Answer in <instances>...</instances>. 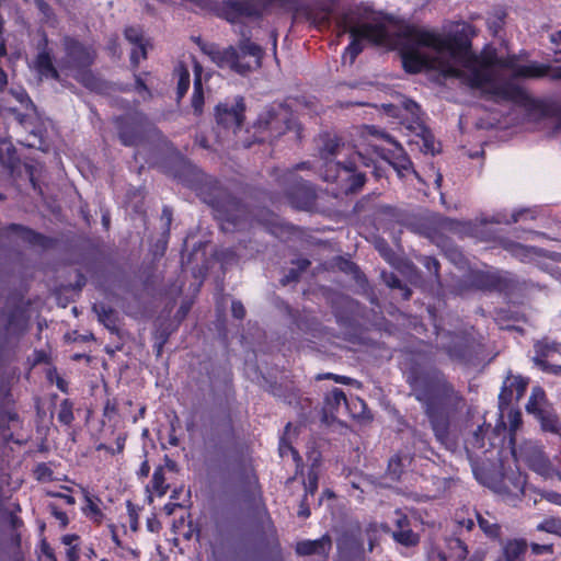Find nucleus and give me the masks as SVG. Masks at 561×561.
<instances>
[{
    "instance_id": "25",
    "label": "nucleus",
    "mask_w": 561,
    "mask_h": 561,
    "mask_svg": "<svg viewBox=\"0 0 561 561\" xmlns=\"http://www.w3.org/2000/svg\"><path fill=\"white\" fill-rule=\"evenodd\" d=\"M93 311L96 313L99 321L111 331H116L117 314L116 311L105 304H94Z\"/></svg>"
},
{
    "instance_id": "35",
    "label": "nucleus",
    "mask_w": 561,
    "mask_h": 561,
    "mask_svg": "<svg viewBox=\"0 0 561 561\" xmlns=\"http://www.w3.org/2000/svg\"><path fill=\"white\" fill-rule=\"evenodd\" d=\"M151 484L153 492L158 496H163L168 492L170 485L165 481L164 467H157L154 469Z\"/></svg>"
},
{
    "instance_id": "30",
    "label": "nucleus",
    "mask_w": 561,
    "mask_h": 561,
    "mask_svg": "<svg viewBox=\"0 0 561 561\" xmlns=\"http://www.w3.org/2000/svg\"><path fill=\"white\" fill-rule=\"evenodd\" d=\"M288 111L283 104V135L291 134L288 139L299 141L301 139V126L291 113L287 116Z\"/></svg>"
},
{
    "instance_id": "44",
    "label": "nucleus",
    "mask_w": 561,
    "mask_h": 561,
    "mask_svg": "<svg viewBox=\"0 0 561 561\" xmlns=\"http://www.w3.org/2000/svg\"><path fill=\"white\" fill-rule=\"evenodd\" d=\"M403 108L411 115L412 126H416L417 122H423L421 118V108L417 103L412 100L402 102Z\"/></svg>"
},
{
    "instance_id": "47",
    "label": "nucleus",
    "mask_w": 561,
    "mask_h": 561,
    "mask_svg": "<svg viewBox=\"0 0 561 561\" xmlns=\"http://www.w3.org/2000/svg\"><path fill=\"white\" fill-rule=\"evenodd\" d=\"M528 213L527 209H520V210H517L515 213L512 214L511 216V219H507L505 218L504 216L497 214L495 216L492 217V219L490 220V222H495V224H506V225H511V224H515L517 222L522 216L524 214Z\"/></svg>"
},
{
    "instance_id": "52",
    "label": "nucleus",
    "mask_w": 561,
    "mask_h": 561,
    "mask_svg": "<svg viewBox=\"0 0 561 561\" xmlns=\"http://www.w3.org/2000/svg\"><path fill=\"white\" fill-rule=\"evenodd\" d=\"M515 394L513 393V389L508 386L507 381L505 380L503 388L499 394L500 407L504 404H510Z\"/></svg>"
},
{
    "instance_id": "12",
    "label": "nucleus",
    "mask_w": 561,
    "mask_h": 561,
    "mask_svg": "<svg viewBox=\"0 0 561 561\" xmlns=\"http://www.w3.org/2000/svg\"><path fill=\"white\" fill-rule=\"evenodd\" d=\"M234 438L236 431L233 420L228 413L221 419L211 420L210 428L204 440L206 445L216 451L225 453L228 445L234 442Z\"/></svg>"
},
{
    "instance_id": "59",
    "label": "nucleus",
    "mask_w": 561,
    "mask_h": 561,
    "mask_svg": "<svg viewBox=\"0 0 561 561\" xmlns=\"http://www.w3.org/2000/svg\"><path fill=\"white\" fill-rule=\"evenodd\" d=\"M319 379H333L334 381L343 383V385H351L352 382H354V380L350 377L340 376V375H335V374H331V373L325 374L323 376H319Z\"/></svg>"
},
{
    "instance_id": "41",
    "label": "nucleus",
    "mask_w": 561,
    "mask_h": 561,
    "mask_svg": "<svg viewBox=\"0 0 561 561\" xmlns=\"http://www.w3.org/2000/svg\"><path fill=\"white\" fill-rule=\"evenodd\" d=\"M477 519L480 528L483 530L484 534L491 537H495L499 535L500 526L496 523L489 520L481 514H477Z\"/></svg>"
},
{
    "instance_id": "43",
    "label": "nucleus",
    "mask_w": 561,
    "mask_h": 561,
    "mask_svg": "<svg viewBox=\"0 0 561 561\" xmlns=\"http://www.w3.org/2000/svg\"><path fill=\"white\" fill-rule=\"evenodd\" d=\"M147 58V48L145 44H136L134 45L130 51V65L134 69H137L140 62V59Z\"/></svg>"
},
{
    "instance_id": "28",
    "label": "nucleus",
    "mask_w": 561,
    "mask_h": 561,
    "mask_svg": "<svg viewBox=\"0 0 561 561\" xmlns=\"http://www.w3.org/2000/svg\"><path fill=\"white\" fill-rule=\"evenodd\" d=\"M486 430L484 428V424L479 425L466 439H465V449L469 458H471L472 454L483 448L484 446V437Z\"/></svg>"
},
{
    "instance_id": "4",
    "label": "nucleus",
    "mask_w": 561,
    "mask_h": 561,
    "mask_svg": "<svg viewBox=\"0 0 561 561\" xmlns=\"http://www.w3.org/2000/svg\"><path fill=\"white\" fill-rule=\"evenodd\" d=\"M411 396L417 400L428 419L436 440L447 449L455 447L450 437V414L460 410L463 397L437 369L412 371L408 376Z\"/></svg>"
},
{
    "instance_id": "15",
    "label": "nucleus",
    "mask_w": 561,
    "mask_h": 561,
    "mask_svg": "<svg viewBox=\"0 0 561 561\" xmlns=\"http://www.w3.org/2000/svg\"><path fill=\"white\" fill-rule=\"evenodd\" d=\"M333 547V540L330 535L324 534L319 539H304L295 543V552L298 557H320L328 559Z\"/></svg>"
},
{
    "instance_id": "36",
    "label": "nucleus",
    "mask_w": 561,
    "mask_h": 561,
    "mask_svg": "<svg viewBox=\"0 0 561 561\" xmlns=\"http://www.w3.org/2000/svg\"><path fill=\"white\" fill-rule=\"evenodd\" d=\"M57 420L62 425H71L75 421L73 402L70 399H64L59 404Z\"/></svg>"
},
{
    "instance_id": "22",
    "label": "nucleus",
    "mask_w": 561,
    "mask_h": 561,
    "mask_svg": "<svg viewBox=\"0 0 561 561\" xmlns=\"http://www.w3.org/2000/svg\"><path fill=\"white\" fill-rule=\"evenodd\" d=\"M534 351L535 356L533 358L547 359L552 354L561 356V343L543 337L535 342Z\"/></svg>"
},
{
    "instance_id": "53",
    "label": "nucleus",
    "mask_w": 561,
    "mask_h": 561,
    "mask_svg": "<svg viewBox=\"0 0 561 561\" xmlns=\"http://www.w3.org/2000/svg\"><path fill=\"white\" fill-rule=\"evenodd\" d=\"M381 278L385 282V284L387 286H389L390 288H402L401 279L392 272H390V273L382 272Z\"/></svg>"
},
{
    "instance_id": "63",
    "label": "nucleus",
    "mask_w": 561,
    "mask_h": 561,
    "mask_svg": "<svg viewBox=\"0 0 561 561\" xmlns=\"http://www.w3.org/2000/svg\"><path fill=\"white\" fill-rule=\"evenodd\" d=\"M125 443H126V435L125 434H119L116 437V440H115L116 448L115 449L112 448L111 449V454L112 455L122 454L124 451V448H125Z\"/></svg>"
},
{
    "instance_id": "45",
    "label": "nucleus",
    "mask_w": 561,
    "mask_h": 561,
    "mask_svg": "<svg viewBox=\"0 0 561 561\" xmlns=\"http://www.w3.org/2000/svg\"><path fill=\"white\" fill-rule=\"evenodd\" d=\"M533 363L542 371L561 376V366L548 363L546 359L533 358Z\"/></svg>"
},
{
    "instance_id": "3",
    "label": "nucleus",
    "mask_w": 561,
    "mask_h": 561,
    "mask_svg": "<svg viewBox=\"0 0 561 561\" xmlns=\"http://www.w3.org/2000/svg\"><path fill=\"white\" fill-rule=\"evenodd\" d=\"M27 329L28 316L23 306V295H19L14 306L0 311V369L16 360L18 344ZM22 424L12 392V380L0 378V460L9 457L12 450L10 443L23 444L12 431Z\"/></svg>"
},
{
    "instance_id": "38",
    "label": "nucleus",
    "mask_w": 561,
    "mask_h": 561,
    "mask_svg": "<svg viewBox=\"0 0 561 561\" xmlns=\"http://www.w3.org/2000/svg\"><path fill=\"white\" fill-rule=\"evenodd\" d=\"M536 529L561 537V518L548 517L538 524Z\"/></svg>"
},
{
    "instance_id": "56",
    "label": "nucleus",
    "mask_w": 561,
    "mask_h": 561,
    "mask_svg": "<svg viewBox=\"0 0 561 561\" xmlns=\"http://www.w3.org/2000/svg\"><path fill=\"white\" fill-rule=\"evenodd\" d=\"M231 314L237 320H243L245 318L247 311L243 304L240 300H232Z\"/></svg>"
},
{
    "instance_id": "51",
    "label": "nucleus",
    "mask_w": 561,
    "mask_h": 561,
    "mask_svg": "<svg viewBox=\"0 0 561 561\" xmlns=\"http://www.w3.org/2000/svg\"><path fill=\"white\" fill-rule=\"evenodd\" d=\"M541 427L543 431L551 433H559L561 431V426L559 427L558 419L549 415L541 417Z\"/></svg>"
},
{
    "instance_id": "49",
    "label": "nucleus",
    "mask_w": 561,
    "mask_h": 561,
    "mask_svg": "<svg viewBox=\"0 0 561 561\" xmlns=\"http://www.w3.org/2000/svg\"><path fill=\"white\" fill-rule=\"evenodd\" d=\"M49 513L54 516L59 523L61 528H66L69 524V518L66 512L61 511L56 504L50 503L48 505Z\"/></svg>"
},
{
    "instance_id": "13",
    "label": "nucleus",
    "mask_w": 561,
    "mask_h": 561,
    "mask_svg": "<svg viewBox=\"0 0 561 561\" xmlns=\"http://www.w3.org/2000/svg\"><path fill=\"white\" fill-rule=\"evenodd\" d=\"M4 231L8 233H14L19 236L23 242L43 250L53 249L58 243L56 238L45 236L21 224H10L4 227Z\"/></svg>"
},
{
    "instance_id": "48",
    "label": "nucleus",
    "mask_w": 561,
    "mask_h": 561,
    "mask_svg": "<svg viewBox=\"0 0 561 561\" xmlns=\"http://www.w3.org/2000/svg\"><path fill=\"white\" fill-rule=\"evenodd\" d=\"M135 91L142 95L144 100H150L152 98V92L145 82V80L139 76L135 75Z\"/></svg>"
},
{
    "instance_id": "26",
    "label": "nucleus",
    "mask_w": 561,
    "mask_h": 561,
    "mask_svg": "<svg viewBox=\"0 0 561 561\" xmlns=\"http://www.w3.org/2000/svg\"><path fill=\"white\" fill-rule=\"evenodd\" d=\"M407 461H409L408 456H401L399 454L393 455L388 461L385 473L386 478L390 479L392 482L399 481L404 472Z\"/></svg>"
},
{
    "instance_id": "20",
    "label": "nucleus",
    "mask_w": 561,
    "mask_h": 561,
    "mask_svg": "<svg viewBox=\"0 0 561 561\" xmlns=\"http://www.w3.org/2000/svg\"><path fill=\"white\" fill-rule=\"evenodd\" d=\"M173 78L176 79V101L181 102L186 95L191 85V75L188 67L183 61H179L172 73Z\"/></svg>"
},
{
    "instance_id": "16",
    "label": "nucleus",
    "mask_w": 561,
    "mask_h": 561,
    "mask_svg": "<svg viewBox=\"0 0 561 561\" xmlns=\"http://www.w3.org/2000/svg\"><path fill=\"white\" fill-rule=\"evenodd\" d=\"M193 94L191 98V106L193 108V113L196 116H201L204 112L205 104V95H204V87H203V73L204 68L201 62L193 57Z\"/></svg>"
},
{
    "instance_id": "5",
    "label": "nucleus",
    "mask_w": 561,
    "mask_h": 561,
    "mask_svg": "<svg viewBox=\"0 0 561 561\" xmlns=\"http://www.w3.org/2000/svg\"><path fill=\"white\" fill-rule=\"evenodd\" d=\"M202 50L218 67H228L239 75H247L260 67L263 56L261 46L251 42L250 38L241 39L238 48L229 46L221 49L215 44H205L202 46Z\"/></svg>"
},
{
    "instance_id": "23",
    "label": "nucleus",
    "mask_w": 561,
    "mask_h": 561,
    "mask_svg": "<svg viewBox=\"0 0 561 561\" xmlns=\"http://www.w3.org/2000/svg\"><path fill=\"white\" fill-rule=\"evenodd\" d=\"M527 550V542L523 539H513L503 547L505 561H523Z\"/></svg>"
},
{
    "instance_id": "34",
    "label": "nucleus",
    "mask_w": 561,
    "mask_h": 561,
    "mask_svg": "<svg viewBox=\"0 0 561 561\" xmlns=\"http://www.w3.org/2000/svg\"><path fill=\"white\" fill-rule=\"evenodd\" d=\"M325 404L331 414L337 412L343 404L347 408V399L343 390L334 388L325 398Z\"/></svg>"
},
{
    "instance_id": "24",
    "label": "nucleus",
    "mask_w": 561,
    "mask_h": 561,
    "mask_svg": "<svg viewBox=\"0 0 561 561\" xmlns=\"http://www.w3.org/2000/svg\"><path fill=\"white\" fill-rule=\"evenodd\" d=\"M417 137L422 140L421 150L425 153L435 154L438 150L435 147V138L431 130L424 125L423 122H417L416 126H409Z\"/></svg>"
},
{
    "instance_id": "1",
    "label": "nucleus",
    "mask_w": 561,
    "mask_h": 561,
    "mask_svg": "<svg viewBox=\"0 0 561 561\" xmlns=\"http://www.w3.org/2000/svg\"><path fill=\"white\" fill-rule=\"evenodd\" d=\"M465 38H445L439 34L416 26H405L399 34L397 44L402 64L407 72L417 73L424 69L439 71L445 78H458L470 88L480 89L496 100L512 101L529 106L530 111L547 115L546 108L533 101L527 92L517 85L518 78H543L561 80L556 77L561 66L530 62L516 66L510 79L496 78L492 57H480L471 51L470 38L476 30L468 23H462L457 31Z\"/></svg>"
},
{
    "instance_id": "54",
    "label": "nucleus",
    "mask_w": 561,
    "mask_h": 561,
    "mask_svg": "<svg viewBox=\"0 0 561 561\" xmlns=\"http://www.w3.org/2000/svg\"><path fill=\"white\" fill-rule=\"evenodd\" d=\"M393 523L397 527V530L407 529L410 527V520L405 514H403L400 510L394 511Z\"/></svg>"
},
{
    "instance_id": "42",
    "label": "nucleus",
    "mask_w": 561,
    "mask_h": 561,
    "mask_svg": "<svg viewBox=\"0 0 561 561\" xmlns=\"http://www.w3.org/2000/svg\"><path fill=\"white\" fill-rule=\"evenodd\" d=\"M308 18L319 26H327L330 23L331 10L322 9L319 12L306 11Z\"/></svg>"
},
{
    "instance_id": "17",
    "label": "nucleus",
    "mask_w": 561,
    "mask_h": 561,
    "mask_svg": "<svg viewBox=\"0 0 561 561\" xmlns=\"http://www.w3.org/2000/svg\"><path fill=\"white\" fill-rule=\"evenodd\" d=\"M522 455L529 467L539 472H546L550 467L549 458L543 453L541 446L528 443L522 449Z\"/></svg>"
},
{
    "instance_id": "7",
    "label": "nucleus",
    "mask_w": 561,
    "mask_h": 561,
    "mask_svg": "<svg viewBox=\"0 0 561 561\" xmlns=\"http://www.w3.org/2000/svg\"><path fill=\"white\" fill-rule=\"evenodd\" d=\"M121 144L136 147L144 142L149 126L147 116L139 111L129 112L114 118Z\"/></svg>"
},
{
    "instance_id": "29",
    "label": "nucleus",
    "mask_w": 561,
    "mask_h": 561,
    "mask_svg": "<svg viewBox=\"0 0 561 561\" xmlns=\"http://www.w3.org/2000/svg\"><path fill=\"white\" fill-rule=\"evenodd\" d=\"M84 505L81 507L83 515L96 525H101L105 518V514L100 506L94 505L93 501L88 499V490L82 489Z\"/></svg>"
},
{
    "instance_id": "11",
    "label": "nucleus",
    "mask_w": 561,
    "mask_h": 561,
    "mask_svg": "<svg viewBox=\"0 0 561 561\" xmlns=\"http://www.w3.org/2000/svg\"><path fill=\"white\" fill-rule=\"evenodd\" d=\"M279 123L278 111L274 107H266L260 114L255 123L253 124L252 138L245 137L241 140L243 148H251L254 144H263L265 141L272 142L273 138H277L278 134H274L273 130L277 128Z\"/></svg>"
},
{
    "instance_id": "61",
    "label": "nucleus",
    "mask_w": 561,
    "mask_h": 561,
    "mask_svg": "<svg viewBox=\"0 0 561 561\" xmlns=\"http://www.w3.org/2000/svg\"><path fill=\"white\" fill-rule=\"evenodd\" d=\"M531 551L535 554H542V553H552L553 552V545H539L533 542L530 545Z\"/></svg>"
},
{
    "instance_id": "46",
    "label": "nucleus",
    "mask_w": 561,
    "mask_h": 561,
    "mask_svg": "<svg viewBox=\"0 0 561 561\" xmlns=\"http://www.w3.org/2000/svg\"><path fill=\"white\" fill-rule=\"evenodd\" d=\"M125 38L133 45L145 44L144 36L140 28L135 26H128L124 31Z\"/></svg>"
},
{
    "instance_id": "9",
    "label": "nucleus",
    "mask_w": 561,
    "mask_h": 561,
    "mask_svg": "<svg viewBox=\"0 0 561 561\" xmlns=\"http://www.w3.org/2000/svg\"><path fill=\"white\" fill-rule=\"evenodd\" d=\"M344 32H348L352 38L345 50V56H350L351 62H354L363 50L362 38L369 39L376 44H382L389 37L388 28L382 23H366L359 26H352L348 30L345 27Z\"/></svg>"
},
{
    "instance_id": "60",
    "label": "nucleus",
    "mask_w": 561,
    "mask_h": 561,
    "mask_svg": "<svg viewBox=\"0 0 561 561\" xmlns=\"http://www.w3.org/2000/svg\"><path fill=\"white\" fill-rule=\"evenodd\" d=\"M37 10L45 16L49 18L53 14V9L45 0H34Z\"/></svg>"
},
{
    "instance_id": "19",
    "label": "nucleus",
    "mask_w": 561,
    "mask_h": 561,
    "mask_svg": "<svg viewBox=\"0 0 561 561\" xmlns=\"http://www.w3.org/2000/svg\"><path fill=\"white\" fill-rule=\"evenodd\" d=\"M35 67L37 71L45 77H50L54 80H59V72L53 64L50 51L47 49V39H44V48L37 54L35 58Z\"/></svg>"
},
{
    "instance_id": "27",
    "label": "nucleus",
    "mask_w": 561,
    "mask_h": 561,
    "mask_svg": "<svg viewBox=\"0 0 561 561\" xmlns=\"http://www.w3.org/2000/svg\"><path fill=\"white\" fill-rule=\"evenodd\" d=\"M344 147V144L336 137L328 138L322 148L320 149L321 159L324 161L323 167L320 169V173L325 169L327 163L330 161H334V157L339 154Z\"/></svg>"
},
{
    "instance_id": "18",
    "label": "nucleus",
    "mask_w": 561,
    "mask_h": 561,
    "mask_svg": "<svg viewBox=\"0 0 561 561\" xmlns=\"http://www.w3.org/2000/svg\"><path fill=\"white\" fill-rule=\"evenodd\" d=\"M444 348L450 358L459 362H466L471 356V342L470 339L466 335H453L450 342L445 344Z\"/></svg>"
},
{
    "instance_id": "55",
    "label": "nucleus",
    "mask_w": 561,
    "mask_h": 561,
    "mask_svg": "<svg viewBox=\"0 0 561 561\" xmlns=\"http://www.w3.org/2000/svg\"><path fill=\"white\" fill-rule=\"evenodd\" d=\"M421 262L428 270V272L433 273L434 276L438 278L439 262L435 257L423 256Z\"/></svg>"
},
{
    "instance_id": "57",
    "label": "nucleus",
    "mask_w": 561,
    "mask_h": 561,
    "mask_svg": "<svg viewBox=\"0 0 561 561\" xmlns=\"http://www.w3.org/2000/svg\"><path fill=\"white\" fill-rule=\"evenodd\" d=\"M10 93L16 99V101H19L25 107L33 104L32 100L30 99L28 94L24 89H11Z\"/></svg>"
},
{
    "instance_id": "62",
    "label": "nucleus",
    "mask_w": 561,
    "mask_h": 561,
    "mask_svg": "<svg viewBox=\"0 0 561 561\" xmlns=\"http://www.w3.org/2000/svg\"><path fill=\"white\" fill-rule=\"evenodd\" d=\"M305 1L306 0H283V7L288 5L295 12H299L302 10L306 11L304 5Z\"/></svg>"
},
{
    "instance_id": "40",
    "label": "nucleus",
    "mask_w": 561,
    "mask_h": 561,
    "mask_svg": "<svg viewBox=\"0 0 561 561\" xmlns=\"http://www.w3.org/2000/svg\"><path fill=\"white\" fill-rule=\"evenodd\" d=\"M506 381L513 389V393L515 394L516 400H519L526 391L527 381L520 376H508Z\"/></svg>"
},
{
    "instance_id": "2",
    "label": "nucleus",
    "mask_w": 561,
    "mask_h": 561,
    "mask_svg": "<svg viewBox=\"0 0 561 561\" xmlns=\"http://www.w3.org/2000/svg\"><path fill=\"white\" fill-rule=\"evenodd\" d=\"M175 178L211 207L214 218L219 221L222 230L227 232L238 230L253 217L266 231L278 236L280 221L277 214L267 208H259L252 214L249 207L225 188L218 180L207 175L190 161H181L175 170Z\"/></svg>"
},
{
    "instance_id": "58",
    "label": "nucleus",
    "mask_w": 561,
    "mask_h": 561,
    "mask_svg": "<svg viewBox=\"0 0 561 561\" xmlns=\"http://www.w3.org/2000/svg\"><path fill=\"white\" fill-rule=\"evenodd\" d=\"M43 363H45V364L49 363L48 354L44 350H35L33 353L32 365L36 366V365H39Z\"/></svg>"
},
{
    "instance_id": "21",
    "label": "nucleus",
    "mask_w": 561,
    "mask_h": 561,
    "mask_svg": "<svg viewBox=\"0 0 561 561\" xmlns=\"http://www.w3.org/2000/svg\"><path fill=\"white\" fill-rule=\"evenodd\" d=\"M500 244L505 251L522 262L529 261L533 257V254L538 252L534 247H527L510 239H502Z\"/></svg>"
},
{
    "instance_id": "10",
    "label": "nucleus",
    "mask_w": 561,
    "mask_h": 561,
    "mask_svg": "<svg viewBox=\"0 0 561 561\" xmlns=\"http://www.w3.org/2000/svg\"><path fill=\"white\" fill-rule=\"evenodd\" d=\"M245 102L244 98L238 95L233 102H221L215 107V121L218 128L237 134L241 129L245 119Z\"/></svg>"
},
{
    "instance_id": "33",
    "label": "nucleus",
    "mask_w": 561,
    "mask_h": 561,
    "mask_svg": "<svg viewBox=\"0 0 561 561\" xmlns=\"http://www.w3.org/2000/svg\"><path fill=\"white\" fill-rule=\"evenodd\" d=\"M299 488V490L302 492L304 499H307L308 494L313 495V493L318 489V477L314 472H309L308 476V483H306L304 480L299 481L296 478L288 479L287 485H295Z\"/></svg>"
},
{
    "instance_id": "31",
    "label": "nucleus",
    "mask_w": 561,
    "mask_h": 561,
    "mask_svg": "<svg viewBox=\"0 0 561 561\" xmlns=\"http://www.w3.org/2000/svg\"><path fill=\"white\" fill-rule=\"evenodd\" d=\"M381 137L389 144L393 145L396 148V152H393V154L396 156V159L398 160V162H394L393 167L396 169L409 170L411 168L412 163L409 160V158L405 156L401 145L397 140H394V138L391 135H389L387 133H381Z\"/></svg>"
},
{
    "instance_id": "8",
    "label": "nucleus",
    "mask_w": 561,
    "mask_h": 561,
    "mask_svg": "<svg viewBox=\"0 0 561 561\" xmlns=\"http://www.w3.org/2000/svg\"><path fill=\"white\" fill-rule=\"evenodd\" d=\"M64 47L71 67L81 72V81L88 87L89 79L93 78L89 69L95 61V49L69 36L65 37Z\"/></svg>"
},
{
    "instance_id": "14",
    "label": "nucleus",
    "mask_w": 561,
    "mask_h": 561,
    "mask_svg": "<svg viewBox=\"0 0 561 561\" xmlns=\"http://www.w3.org/2000/svg\"><path fill=\"white\" fill-rule=\"evenodd\" d=\"M289 204L299 210H311L316 207L317 193L309 182H298L286 194Z\"/></svg>"
},
{
    "instance_id": "32",
    "label": "nucleus",
    "mask_w": 561,
    "mask_h": 561,
    "mask_svg": "<svg viewBox=\"0 0 561 561\" xmlns=\"http://www.w3.org/2000/svg\"><path fill=\"white\" fill-rule=\"evenodd\" d=\"M503 485L507 493L518 495L524 493L525 479L520 473L505 474Z\"/></svg>"
},
{
    "instance_id": "37",
    "label": "nucleus",
    "mask_w": 561,
    "mask_h": 561,
    "mask_svg": "<svg viewBox=\"0 0 561 561\" xmlns=\"http://www.w3.org/2000/svg\"><path fill=\"white\" fill-rule=\"evenodd\" d=\"M392 537L397 542L405 547H412L419 542V536L413 533L410 527L407 529L394 530L392 533Z\"/></svg>"
},
{
    "instance_id": "39",
    "label": "nucleus",
    "mask_w": 561,
    "mask_h": 561,
    "mask_svg": "<svg viewBox=\"0 0 561 561\" xmlns=\"http://www.w3.org/2000/svg\"><path fill=\"white\" fill-rule=\"evenodd\" d=\"M310 261L308 259H298L295 262L296 267L290 268L288 274L283 278V285L290 282H296L299 278L301 272L306 271L310 266Z\"/></svg>"
},
{
    "instance_id": "6",
    "label": "nucleus",
    "mask_w": 561,
    "mask_h": 561,
    "mask_svg": "<svg viewBox=\"0 0 561 561\" xmlns=\"http://www.w3.org/2000/svg\"><path fill=\"white\" fill-rule=\"evenodd\" d=\"M325 182L340 183L346 194H354L362 190L366 183V174L357 172L353 161H330L321 172Z\"/></svg>"
},
{
    "instance_id": "64",
    "label": "nucleus",
    "mask_w": 561,
    "mask_h": 561,
    "mask_svg": "<svg viewBox=\"0 0 561 561\" xmlns=\"http://www.w3.org/2000/svg\"><path fill=\"white\" fill-rule=\"evenodd\" d=\"M163 461H164V463L162 467H164V470L167 469L170 472L179 471L178 462L175 460H173L172 458H170L168 455H164Z\"/></svg>"
},
{
    "instance_id": "50",
    "label": "nucleus",
    "mask_w": 561,
    "mask_h": 561,
    "mask_svg": "<svg viewBox=\"0 0 561 561\" xmlns=\"http://www.w3.org/2000/svg\"><path fill=\"white\" fill-rule=\"evenodd\" d=\"M288 456L291 457L295 467L298 469L302 463L299 453L283 439V458Z\"/></svg>"
}]
</instances>
